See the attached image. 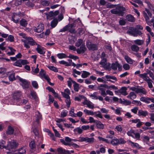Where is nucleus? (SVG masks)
Returning <instances> with one entry per match:
<instances>
[{"instance_id":"nucleus-19","label":"nucleus","mask_w":154,"mask_h":154,"mask_svg":"<svg viewBox=\"0 0 154 154\" xmlns=\"http://www.w3.org/2000/svg\"><path fill=\"white\" fill-rule=\"evenodd\" d=\"M62 95L65 98H68L70 97V91L68 88L66 89L63 92H61Z\"/></svg>"},{"instance_id":"nucleus-36","label":"nucleus","mask_w":154,"mask_h":154,"mask_svg":"<svg viewBox=\"0 0 154 154\" xmlns=\"http://www.w3.org/2000/svg\"><path fill=\"white\" fill-rule=\"evenodd\" d=\"M136 97V95L134 92H131L127 96L128 98L130 99L131 100L135 98Z\"/></svg>"},{"instance_id":"nucleus-39","label":"nucleus","mask_w":154,"mask_h":154,"mask_svg":"<svg viewBox=\"0 0 154 154\" xmlns=\"http://www.w3.org/2000/svg\"><path fill=\"white\" fill-rule=\"evenodd\" d=\"M8 48L10 50V51L8 52L7 54L9 55H12L15 54L16 50L8 46Z\"/></svg>"},{"instance_id":"nucleus-42","label":"nucleus","mask_w":154,"mask_h":154,"mask_svg":"<svg viewBox=\"0 0 154 154\" xmlns=\"http://www.w3.org/2000/svg\"><path fill=\"white\" fill-rule=\"evenodd\" d=\"M134 130L131 129L127 132V134L128 136H131L133 138H134V136L133 134H134Z\"/></svg>"},{"instance_id":"nucleus-2","label":"nucleus","mask_w":154,"mask_h":154,"mask_svg":"<svg viewBox=\"0 0 154 154\" xmlns=\"http://www.w3.org/2000/svg\"><path fill=\"white\" fill-rule=\"evenodd\" d=\"M76 22H78L79 23H81V21L79 18H78L77 20H75L72 24L66 25L63 28L60 29V32H64L66 31L69 30V31L72 33H75L76 31L74 29H71V28L75 26V23Z\"/></svg>"},{"instance_id":"nucleus-40","label":"nucleus","mask_w":154,"mask_h":154,"mask_svg":"<svg viewBox=\"0 0 154 154\" xmlns=\"http://www.w3.org/2000/svg\"><path fill=\"white\" fill-rule=\"evenodd\" d=\"M57 56L58 58L60 59L67 58L68 57V56H67L65 54L63 53L57 54Z\"/></svg>"},{"instance_id":"nucleus-48","label":"nucleus","mask_w":154,"mask_h":154,"mask_svg":"<svg viewBox=\"0 0 154 154\" xmlns=\"http://www.w3.org/2000/svg\"><path fill=\"white\" fill-rule=\"evenodd\" d=\"M128 33L130 35L134 37H137V35L136 33V29H134L133 30L129 31Z\"/></svg>"},{"instance_id":"nucleus-25","label":"nucleus","mask_w":154,"mask_h":154,"mask_svg":"<svg viewBox=\"0 0 154 154\" xmlns=\"http://www.w3.org/2000/svg\"><path fill=\"white\" fill-rule=\"evenodd\" d=\"M148 114V112L146 111H143L142 110H138V115L139 116H142L144 117H146Z\"/></svg>"},{"instance_id":"nucleus-31","label":"nucleus","mask_w":154,"mask_h":154,"mask_svg":"<svg viewBox=\"0 0 154 154\" xmlns=\"http://www.w3.org/2000/svg\"><path fill=\"white\" fill-rule=\"evenodd\" d=\"M90 75L89 72L85 71H83L81 75V77L83 78H85Z\"/></svg>"},{"instance_id":"nucleus-23","label":"nucleus","mask_w":154,"mask_h":154,"mask_svg":"<svg viewBox=\"0 0 154 154\" xmlns=\"http://www.w3.org/2000/svg\"><path fill=\"white\" fill-rule=\"evenodd\" d=\"M139 76L143 79L146 82L150 79L149 77L147 76V73H145L143 74H140L139 75Z\"/></svg>"},{"instance_id":"nucleus-47","label":"nucleus","mask_w":154,"mask_h":154,"mask_svg":"<svg viewBox=\"0 0 154 154\" xmlns=\"http://www.w3.org/2000/svg\"><path fill=\"white\" fill-rule=\"evenodd\" d=\"M125 59L127 62L130 64H131L133 63V60L128 56H125Z\"/></svg>"},{"instance_id":"nucleus-57","label":"nucleus","mask_w":154,"mask_h":154,"mask_svg":"<svg viewBox=\"0 0 154 154\" xmlns=\"http://www.w3.org/2000/svg\"><path fill=\"white\" fill-rule=\"evenodd\" d=\"M98 138L100 141H103L105 142L106 143H110V141L108 139H105L104 138L100 137H98Z\"/></svg>"},{"instance_id":"nucleus-27","label":"nucleus","mask_w":154,"mask_h":154,"mask_svg":"<svg viewBox=\"0 0 154 154\" xmlns=\"http://www.w3.org/2000/svg\"><path fill=\"white\" fill-rule=\"evenodd\" d=\"M73 131L75 134H81L83 132L81 127H78L75 128L73 130Z\"/></svg>"},{"instance_id":"nucleus-11","label":"nucleus","mask_w":154,"mask_h":154,"mask_svg":"<svg viewBox=\"0 0 154 154\" xmlns=\"http://www.w3.org/2000/svg\"><path fill=\"white\" fill-rule=\"evenodd\" d=\"M23 16V14L21 13L19 14L14 13L12 17V21L15 23H17L19 21V17Z\"/></svg>"},{"instance_id":"nucleus-9","label":"nucleus","mask_w":154,"mask_h":154,"mask_svg":"<svg viewBox=\"0 0 154 154\" xmlns=\"http://www.w3.org/2000/svg\"><path fill=\"white\" fill-rule=\"evenodd\" d=\"M107 85L106 84H100L97 87L98 89L100 90L99 92L103 97L106 95L105 88H107Z\"/></svg>"},{"instance_id":"nucleus-41","label":"nucleus","mask_w":154,"mask_h":154,"mask_svg":"<svg viewBox=\"0 0 154 154\" xmlns=\"http://www.w3.org/2000/svg\"><path fill=\"white\" fill-rule=\"evenodd\" d=\"M110 143L113 146H116L119 144L118 139L115 138L110 141Z\"/></svg>"},{"instance_id":"nucleus-24","label":"nucleus","mask_w":154,"mask_h":154,"mask_svg":"<svg viewBox=\"0 0 154 154\" xmlns=\"http://www.w3.org/2000/svg\"><path fill=\"white\" fill-rule=\"evenodd\" d=\"M127 88L126 87H122L121 89L119 90V91L120 94H121L124 96H126L128 94L126 90Z\"/></svg>"},{"instance_id":"nucleus-14","label":"nucleus","mask_w":154,"mask_h":154,"mask_svg":"<svg viewBox=\"0 0 154 154\" xmlns=\"http://www.w3.org/2000/svg\"><path fill=\"white\" fill-rule=\"evenodd\" d=\"M82 103L84 105H86L89 108L93 109L94 108V104L90 101L87 100L85 97L84 99V101L82 102Z\"/></svg>"},{"instance_id":"nucleus-28","label":"nucleus","mask_w":154,"mask_h":154,"mask_svg":"<svg viewBox=\"0 0 154 154\" xmlns=\"http://www.w3.org/2000/svg\"><path fill=\"white\" fill-rule=\"evenodd\" d=\"M134 43L138 45H142L144 42V41L143 40L137 39L134 41Z\"/></svg>"},{"instance_id":"nucleus-52","label":"nucleus","mask_w":154,"mask_h":154,"mask_svg":"<svg viewBox=\"0 0 154 154\" xmlns=\"http://www.w3.org/2000/svg\"><path fill=\"white\" fill-rule=\"evenodd\" d=\"M65 102L66 104V106L68 108L70 107L71 102L70 99V97L66 98Z\"/></svg>"},{"instance_id":"nucleus-16","label":"nucleus","mask_w":154,"mask_h":154,"mask_svg":"<svg viewBox=\"0 0 154 154\" xmlns=\"http://www.w3.org/2000/svg\"><path fill=\"white\" fill-rule=\"evenodd\" d=\"M39 76L41 78H44L46 80L49 79V77L46 74V72L43 69H41L40 71Z\"/></svg>"},{"instance_id":"nucleus-61","label":"nucleus","mask_w":154,"mask_h":154,"mask_svg":"<svg viewBox=\"0 0 154 154\" xmlns=\"http://www.w3.org/2000/svg\"><path fill=\"white\" fill-rule=\"evenodd\" d=\"M58 21L57 20H54L51 22V26L52 28L54 27L57 24Z\"/></svg>"},{"instance_id":"nucleus-53","label":"nucleus","mask_w":154,"mask_h":154,"mask_svg":"<svg viewBox=\"0 0 154 154\" xmlns=\"http://www.w3.org/2000/svg\"><path fill=\"white\" fill-rule=\"evenodd\" d=\"M142 138L144 142L146 143L147 144L148 143V142L149 140V138L148 136H144L142 137Z\"/></svg>"},{"instance_id":"nucleus-12","label":"nucleus","mask_w":154,"mask_h":154,"mask_svg":"<svg viewBox=\"0 0 154 154\" xmlns=\"http://www.w3.org/2000/svg\"><path fill=\"white\" fill-rule=\"evenodd\" d=\"M19 79L20 82V84L23 88L26 89L28 88L29 84L26 80L21 78H20Z\"/></svg>"},{"instance_id":"nucleus-63","label":"nucleus","mask_w":154,"mask_h":154,"mask_svg":"<svg viewBox=\"0 0 154 154\" xmlns=\"http://www.w3.org/2000/svg\"><path fill=\"white\" fill-rule=\"evenodd\" d=\"M32 85L33 87L37 89L38 88V85L36 81H34L32 82Z\"/></svg>"},{"instance_id":"nucleus-60","label":"nucleus","mask_w":154,"mask_h":154,"mask_svg":"<svg viewBox=\"0 0 154 154\" xmlns=\"http://www.w3.org/2000/svg\"><path fill=\"white\" fill-rule=\"evenodd\" d=\"M73 82L75 81L72 80L70 78H69V80L67 81L68 86L69 88H71L72 83H73Z\"/></svg>"},{"instance_id":"nucleus-46","label":"nucleus","mask_w":154,"mask_h":154,"mask_svg":"<svg viewBox=\"0 0 154 154\" xmlns=\"http://www.w3.org/2000/svg\"><path fill=\"white\" fill-rule=\"evenodd\" d=\"M73 83L75 91L76 92L78 91L79 89V85L75 82H73Z\"/></svg>"},{"instance_id":"nucleus-37","label":"nucleus","mask_w":154,"mask_h":154,"mask_svg":"<svg viewBox=\"0 0 154 154\" xmlns=\"http://www.w3.org/2000/svg\"><path fill=\"white\" fill-rule=\"evenodd\" d=\"M140 100L141 101H143L147 103H150L149 98L148 97H142L140 98Z\"/></svg>"},{"instance_id":"nucleus-62","label":"nucleus","mask_w":154,"mask_h":154,"mask_svg":"<svg viewBox=\"0 0 154 154\" xmlns=\"http://www.w3.org/2000/svg\"><path fill=\"white\" fill-rule=\"evenodd\" d=\"M35 145L34 141L32 140L29 143V146L32 149H34L35 148Z\"/></svg>"},{"instance_id":"nucleus-15","label":"nucleus","mask_w":154,"mask_h":154,"mask_svg":"<svg viewBox=\"0 0 154 154\" xmlns=\"http://www.w3.org/2000/svg\"><path fill=\"white\" fill-rule=\"evenodd\" d=\"M128 143L129 145H131L133 147L136 148L138 149L142 148V147L138 143L133 142L130 140H128Z\"/></svg>"},{"instance_id":"nucleus-32","label":"nucleus","mask_w":154,"mask_h":154,"mask_svg":"<svg viewBox=\"0 0 154 154\" xmlns=\"http://www.w3.org/2000/svg\"><path fill=\"white\" fill-rule=\"evenodd\" d=\"M96 126L98 128L103 129L104 128V125L100 121H97L96 122Z\"/></svg>"},{"instance_id":"nucleus-29","label":"nucleus","mask_w":154,"mask_h":154,"mask_svg":"<svg viewBox=\"0 0 154 154\" xmlns=\"http://www.w3.org/2000/svg\"><path fill=\"white\" fill-rule=\"evenodd\" d=\"M84 112L85 114L88 115L93 116L95 114V112H94L92 111L88 110L87 109H84Z\"/></svg>"},{"instance_id":"nucleus-35","label":"nucleus","mask_w":154,"mask_h":154,"mask_svg":"<svg viewBox=\"0 0 154 154\" xmlns=\"http://www.w3.org/2000/svg\"><path fill=\"white\" fill-rule=\"evenodd\" d=\"M126 18L128 21L131 22H134L135 20L134 17L131 14L128 15L126 16Z\"/></svg>"},{"instance_id":"nucleus-64","label":"nucleus","mask_w":154,"mask_h":154,"mask_svg":"<svg viewBox=\"0 0 154 154\" xmlns=\"http://www.w3.org/2000/svg\"><path fill=\"white\" fill-rule=\"evenodd\" d=\"M81 127L83 131L88 130L90 128V126L89 125H83Z\"/></svg>"},{"instance_id":"nucleus-50","label":"nucleus","mask_w":154,"mask_h":154,"mask_svg":"<svg viewBox=\"0 0 154 154\" xmlns=\"http://www.w3.org/2000/svg\"><path fill=\"white\" fill-rule=\"evenodd\" d=\"M35 116L37 118L36 122H38V120L41 119L42 115L39 112L37 111L35 112Z\"/></svg>"},{"instance_id":"nucleus-59","label":"nucleus","mask_w":154,"mask_h":154,"mask_svg":"<svg viewBox=\"0 0 154 154\" xmlns=\"http://www.w3.org/2000/svg\"><path fill=\"white\" fill-rule=\"evenodd\" d=\"M106 58H102V60L100 62V64L103 66H104L106 65Z\"/></svg>"},{"instance_id":"nucleus-1","label":"nucleus","mask_w":154,"mask_h":154,"mask_svg":"<svg viewBox=\"0 0 154 154\" xmlns=\"http://www.w3.org/2000/svg\"><path fill=\"white\" fill-rule=\"evenodd\" d=\"M145 11H143L142 14L143 17L145 18V21L148 25L151 26L152 23L153 27L154 28V17H153L149 20V17H151L152 16V13H151L148 9L147 8H145Z\"/></svg>"},{"instance_id":"nucleus-38","label":"nucleus","mask_w":154,"mask_h":154,"mask_svg":"<svg viewBox=\"0 0 154 154\" xmlns=\"http://www.w3.org/2000/svg\"><path fill=\"white\" fill-rule=\"evenodd\" d=\"M85 97L84 96L79 95L76 96L74 98V99L75 101L80 102L81 101L82 99H85Z\"/></svg>"},{"instance_id":"nucleus-26","label":"nucleus","mask_w":154,"mask_h":154,"mask_svg":"<svg viewBox=\"0 0 154 154\" xmlns=\"http://www.w3.org/2000/svg\"><path fill=\"white\" fill-rule=\"evenodd\" d=\"M86 49L85 45H82L79 48L76 50L78 54L84 53Z\"/></svg>"},{"instance_id":"nucleus-33","label":"nucleus","mask_w":154,"mask_h":154,"mask_svg":"<svg viewBox=\"0 0 154 154\" xmlns=\"http://www.w3.org/2000/svg\"><path fill=\"white\" fill-rule=\"evenodd\" d=\"M76 74L78 75H80L81 74V72L80 71L77 70L75 69H73L72 75L75 78H76L77 77V76L76 75Z\"/></svg>"},{"instance_id":"nucleus-55","label":"nucleus","mask_w":154,"mask_h":154,"mask_svg":"<svg viewBox=\"0 0 154 154\" xmlns=\"http://www.w3.org/2000/svg\"><path fill=\"white\" fill-rule=\"evenodd\" d=\"M47 67L51 70H52L55 72H58V70L55 67L53 66H48Z\"/></svg>"},{"instance_id":"nucleus-22","label":"nucleus","mask_w":154,"mask_h":154,"mask_svg":"<svg viewBox=\"0 0 154 154\" xmlns=\"http://www.w3.org/2000/svg\"><path fill=\"white\" fill-rule=\"evenodd\" d=\"M105 80L106 81H111V79H112L115 81L117 80V78L114 76H112L111 75H106L105 76Z\"/></svg>"},{"instance_id":"nucleus-44","label":"nucleus","mask_w":154,"mask_h":154,"mask_svg":"<svg viewBox=\"0 0 154 154\" xmlns=\"http://www.w3.org/2000/svg\"><path fill=\"white\" fill-rule=\"evenodd\" d=\"M146 3L147 4L148 8L153 12L154 14V6L149 3L148 1H146Z\"/></svg>"},{"instance_id":"nucleus-3","label":"nucleus","mask_w":154,"mask_h":154,"mask_svg":"<svg viewBox=\"0 0 154 154\" xmlns=\"http://www.w3.org/2000/svg\"><path fill=\"white\" fill-rule=\"evenodd\" d=\"M21 95V93L20 91H16L13 94V99L11 103L12 104L20 105L21 103L20 97Z\"/></svg>"},{"instance_id":"nucleus-56","label":"nucleus","mask_w":154,"mask_h":154,"mask_svg":"<svg viewBox=\"0 0 154 154\" xmlns=\"http://www.w3.org/2000/svg\"><path fill=\"white\" fill-rule=\"evenodd\" d=\"M68 111L66 110H63L61 112V116L62 117H66L67 115Z\"/></svg>"},{"instance_id":"nucleus-5","label":"nucleus","mask_w":154,"mask_h":154,"mask_svg":"<svg viewBox=\"0 0 154 154\" xmlns=\"http://www.w3.org/2000/svg\"><path fill=\"white\" fill-rule=\"evenodd\" d=\"M22 41L24 42V47L27 48H30L29 45H34L36 44L33 39L30 37L27 38L26 39H22Z\"/></svg>"},{"instance_id":"nucleus-17","label":"nucleus","mask_w":154,"mask_h":154,"mask_svg":"<svg viewBox=\"0 0 154 154\" xmlns=\"http://www.w3.org/2000/svg\"><path fill=\"white\" fill-rule=\"evenodd\" d=\"M111 67L114 70L117 69L118 68L119 70L120 71H121L122 69V65L119 64L117 62H116L115 63L112 64Z\"/></svg>"},{"instance_id":"nucleus-6","label":"nucleus","mask_w":154,"mask_h":154,"mask_svg":"<svg viewBox=\"0 0 154 154\" xmlns=\"http://www.w3.org/2000/svg\"><path fill=\"white\" fill-rule=\"evenodd\" d=\"M18 145V143L15 140H8V142L7 147L8 149L10 150L15 149L17 148Z\"/></svg>"},{"instance_id":"nucleus-58","label":"nucleus","mask_w":154,"mask_h":154,"mask_svg":"<svg viewBox=\"0 0 154 154\" xmlns=\"http://www.w3.org/2000/svg\"><path fill=\"white\" fill-rule=\"evenodd\" d=\"M115 131L119 132H121L122 130V128L121 125H119L116 126L115 127Z\"/></svg>"},{"instance_id":"nucleus-10","label":"nucleus","mask_w":154,"mask_h":154,"mask_svg":"<svg viewBox=\"0 0 154 154\" xmlns=\"http://www.w3.org/2000/svg\"><path fill=\"white\" fill-rule=\"evenodd\" d=\"M32 29L35 32L38 33H40L44 29V25L42 23H39L37 27L34 26Z\"/></svg>"},{"instance_id":"nucleus-45","label":"nucleus","mask_w":154,"mask_h":154,"mask_svg":"<svg viewBox=\"0 0 154 154\" xmlns=\"http://www.w3.org/2000/svg\"><path fill=\"white\" fill-rule=\"evenodd\" d=\"M131 48L132 51L135 52H137L139 50V47L137 45H134L131 46Z\"/></svg>"},{"instance_id":"nucleus-4","label":"nucleus","mask_w":154,"mask_h":154,"mask_svg":"<svg viewBox=\"0 0 154 154\" xmlns=\"http://www.w3.org/2000/svg\"><path fill=\"white\" fill-rule=\"evenodd\" d=\"M125 8L122 6H117L116 8L111 10V12L114 14H118L119 16H122L124 14V11Z\"/></svg>"},{"instance_id":"nucleus-20","label":"nucleus","mask_w":154,"mask_h":154,"mask_svg":"<svg viewBox=\"0 0 154 154\" xmlns=\"http://www.w3.org/2000/svg\"><path fill=\"white\" fill-rule=\"evenodd\" d=\"M45 14L47 19H51V18L50 17L57 15L59 14V11H56L54 13L53 12H50L48 14L46 13H45Z\"/></svg>"},{"instance_id":"nucleus-18","label":"nucleus","mask_w":154,"mask_h":154,"mask_svg":"<svg viewBox=\"0 0 154 154\" xmlns=\"http://www.w3.org/2000/svg\"><path fill=\"white\" fill-rule=\"evenodd\" d=\"M86 45L87 48L89 50H95L97 48V46L90 42H87Z\"/></svg>"},{"instance_id":"nucleus-49","label":"nucleus","mask_w":154,"mask_h":154,"mask_svg":"<svg viewBox=\"0 0 154 154\" xmlns=\"http://www.w3.org/2000/svg\"><path fill=\"white\" fill-rule=\"evenodd\" d=\"M6 43L5 42L0 44V49L2 50H5L6 49Z\"/></svg>"},{"instance_id":"nucleus-43","label":"nucleus","mask_w":154,"mask_h":154,"mask_svg":"<svg viewBox=\"0 0 154 154\" xmlns=\"http://www.w3.org/2000/svg\"><path fill=\"white\" fill-rule=\"evenodd\" d=\"M97 94L98 93L97 92H94L93 94H91L89 96L90 97H91L93 99L97 100Z\"/></svg>"},{"instance_id":"nucleus-54","label":"nucleus","mask_w":154,"mask_h":154,"mask_svg":"<svg viewBox=\"0 0 154 154\" xmlns=\"http://www.w3.org/2000/svg\"><path fill=\"white\" fill-rule=\"evenodd\" d=\"M74 109L73 108H72L69 112L70 116L72 117H76V114L74 113Z\"/></svg>"},{"instance_id":"nucleus-30","label":"nucleus","mask_w":154,"mask_h":154,"mask_svg":"<svg viewBox=\"0 0 154 154\" xmlns=\"http://www.w3.org/2000/svg\"><path fill=\"white\" fill-rule=\"evenodd\" d=\"M95 139L94 137H85V141L88 143H92L94 142Z\"/></svg>"},{"instance_id":"nucleus-21","label":"nucleus","mask_w":154,"mask_h":154,"mask_svg":"<svg viewBox=\"0 0 154 154\" xmlns=\"http://www.w3.org/2000/svg\"><path fill=\"white\" fill-rule=\"evenodd\" d=\"M147 93L146 90L144 88L140 87H138L137 90L136 92L137 93L146 94Z\"/></svg>"},{"instance_id":"nucleus-8","label":"nucleus","mask_w":154,"mask_h":154,"mask_svg":"<svg viewBox=\"0 0 154 154\" xmlns=\"http://www.w3.org/2000/svg\"><path fill=\"white\" fill-rule=\"evenodd\" d=\"M28 62L26 60L19 59L16 60L13 65L15 66L21 67H22L23 65L28 64Z\"/></svg>"},{"instance_id":"nucleus-7","label":"nucleus","mask_w":154,"mask_h":154,"mask_svg":"<svg viewBox=\"0 0 154 154\" xmlns=\"http://www.w3.org/2000/svg\"><path fill=\"white\" fill-rule=\"evenodd\" d=\"M32 131L34 134L35 140L37 141L41 142L43 140L42 133L36 128H33Z\"/></svg>"},{"instance_id":"nucleus-13","label":"nucleus","mask_w":154,"mask_h":154,"mask_svg":"<svg viewBox=\"0 0 154 154\" xmlns=\"http://www.w3.org/2000/svg\"><path fill=\"white\" fill-rule=\"evenodd\" d=\"M35 45H37L36 50L38 53L41 54H45L46 49L44 48L36 43Z\"/></svg>"},{"instance_id":"nucleus-34","label":"nucleus","mask_w":154,"mask_h":154,"mask_svg":"<svg viewBox=\"0 0 154 154\" xmlns=\"http://www.w3.org/2000/svg\"><path fill=\"white\" fill-rule=\"evenodd\" d=\"M14 129L11 126H8V129L6 131V133L8 134H11L13 133Z\"/></svg>"},{"instance_id":"nucleus-51","label":"nucleus","mask_w":154,"mask_h":154,"mask_svg":"<svg viewBox=\"0 0 154 154\" xmlns=\"http://www.w3.org/2000/svg\"><path fill=\"white\" fill-rule=\"evenodd\" d=\"M20 23L21 25L23 26H26L27 24V23L26 20L24 19H22L20 21Z\"/></svg>"}]
</instances>
